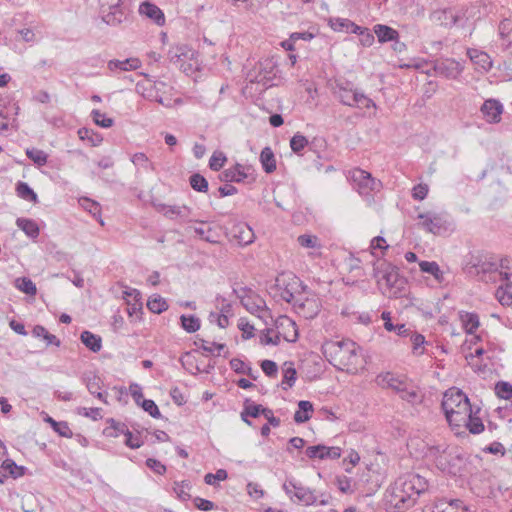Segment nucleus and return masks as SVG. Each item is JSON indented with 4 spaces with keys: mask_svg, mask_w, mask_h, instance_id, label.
<instances>
[{
    "mask_svg": "<svg viewBox=\"0 0 512 512\" xmlns=\"http://www.w3.org/2000/svg\"><path fill=\"white\" fill-rule=\"evenodd\" d=\"M427 489L428 481L419 474L407 473L400 476L386 491V509L390 512H403L413 507Z\"/></svg>",
    "mask_w": 512,
    "mask_h": 512,
    "instance_id": "f257e3e1",
    "label": "nucleus"
},
{
    "mask_svg": "<svg viewBox=\"0 0 512 512\" xmlns=\"http://www.w3.org/2000/svg\"><path fill=\"white\" fill-rule=\"evenodd\" d=\"M362 349L352 340L326 341L322 353L327 361L339 371L356 374L361 365Z\"/></svg>",
    "mask_w": 512,
    "mask_h": 512,
    "instance_id": "f03ea898",
    "label": "nucleus"
},
{
    "mask_svg": "<svg viewBox=\"0 0 512 512\" xmlns=\"http://www.w3.org/2000/svg\"><path fill=\"white\" fill-rule=\"evenodd\" d=\"M441 408L451 426L461 427L467 416L471 414L472 406L462 390L452 387L444 393Z\"/></svg>",
    "mask_w": 512,
    "mask_h": 512,
    "instance_id": "7ed1b4c3",
    "label": "nucleus"
},
{
    "mask_svg": "<svg viewBox=\"0 0 512 512\" xmlns=\"http://www.w3.org/2000/svg\"><path fill=\"white\" fill-rule=\"evenodd\" d=\"M373 278L380 289L385 286L383 294L388 292L394 297L401 296L407 284L405 277L399 274L398 268L384 260L373 264Z\"/></svg>",
    "mask_w": 512,
    "mask_h": 512,
    "instance_id": "20e7f679",
    "label": "nucleus"
},
{
    "mask_svg": "<svg viewBox=\"0 0 512 512\" xmlns=\"http://www.w3.org/2000/svg\"><path fill=\"white\" fill-rule=\"evenodd\" d=\"M499 267L504 266V259L498 264L493 254L484 250L469 252L463 259V271L472 277H479L483 280L484 275L497 272Z\"/></svg>",
    "mask_w": 512,
    "mask_h": 512,
    "instance_id": "39448f33",
    "label": "nucleus"
},
{
    "mask_svg": "<svg viewBox=\"0 0 512 512\" xmlns=\"http://www.w3.org/2000/svg\"><path fill=\"white\" fill-rule=\"evenodd\" d=\"M237 297L240 299L241 304L252 314L261 312L262 314L258 317L261 318L265 324H268L267 318L272 319L271 311L266 307L265 301L256 296L253 298L250 294H252V290L247 287H242L240 291L236 289L233 290Z\"/></svg>",
    "mask_w": 512,
    "mask_h": 512,
    "instance_id": "423d86ee",
    "label": "nucleus"
},
{
    "mask_svg": "<svg viewBox=\"0 0 512 512\" xmlns=\"http://www.w3.org/2000/svg\"><path fill=\"white\" fill-rule=\"evenodd\" d=\"M350 180L353 187L360 195H370L371 192L379 191L382 184L379 180L372 177V175L360 168H356L350 172Z\"/></svg>",
    "mask_w": 512,
    "mask_h": 512,
    "instance_id": "0eeeda50",
    "label": "nucleus"
},
{
    "mask_svg": "<svg viewBox=\"0 0 512 512\" xmlns=\"http://www.w3.org/2000/svg\"><path fill=\"white\" fill-rule=\"evenodd\" d=\"M466 11L464 9H455V8H443V9H435L430 15L429 19L432 23L445 27L452 28L457 25L464 17Z\"/></svg>",
    "mask_w": 512,
    "mask_h": 512,
    "instance_id": "6e6552de",
    "label": "nucleus"
},
{
    "mask_svg": "<svg viewBox=\"0 0 512 512\" xmlns=\"http://www.w3.org/2000/svg\"><path fill=\"white\" fill-rule=\"evenodd\" d=\"M120 2L121 0H112L101 4L100 13L106 24L117 26L127 20L128 12L121 6Z\"/></svg>",
    "mask_w": 512,
    "mask_h": 512,
    "instance_id": "1a4fd4ad",
    "label": "nucleus"
},
{
    "mask_svg": "<svg viewBox=\"0 0 512 512\" xmlns=\"http://www.w3.org/2000/svg\"><path fill=\"white\" fill-rule=\"evenodd\" d=\"M283 489L291 500L296 499L298 502H302L305 505L313 504L316 501V496L313 492L309 488L297 483L295 480H287L283 484Z\"/></svg>",
    "mask_w": 512,
    "mask_h": 512,
    "instance_id": "9d476101",
    "label": "nucleus"
},
{
    "mask_svg": "<svg viewBox=\"0 0 512 512\" xmlns=\"http://www.w3.org/2000/svg\"><path fill=\"white\" fill-rule=\"evenodd\" d=\"M418 219L421 220L418 225L429 233L437 235L448 229L447 222L440 215L430 212L420 213Z\"/></svg>",
    "mask_w": 512,
    "mask_h": 512,
    "instance_id": "9b49d317",
    "label": "nucleus"
},
{
    "mask_svg": "<svg viewBox=\"0 0 512 512\" xmlns=\"http://www.w3.org/2000/svg\"><path fill=\"white\" fill-rule=\"evenodd\" d=\"M434 70L439 76L456 79L461 74L463 67L458 61L447 58L437 60L434 64Z\"/></svg>",
    "mask_w": 512,
    "mask_h": 512,
    "instance_id": "f8f14e48",
    "label": "nucleus"
},
{
    "mask_svg": "<svg viewBox=\"0 0 512 512\" xmlns=\"http://www.w3.org/2000/svg\"><path fill=\"white\" fill-rule=\"evenodd\" d=\"M282 285L283 287L280 283L277 284V286L281 289L280 297L282 300L292 304L293 306L294 302L300 299L299 297L295 296V294L298 293V289L301 288L304 291L307 288V286H305L303 282L296 276L291 277L288 283L283 282Z\"/></svg>",
    "mask_w": 512,
    "mask_h": 512,
    "instance_id": "ddd939ff",
    "label": "nucleus"
},
{
    "mask_svg": "<svg viewBox=\"0 0 512 512\" xmlns=\"http://www.w3.org/2000/svg\"><path fill=\"white\" fill-rule=\"evenodd\" d=\"M305 454L310 459H338L341 457V449L339 447H328L322 444L309 446L305 450Z\"/></svg>",
    "mask_w": 512,
    "mask_h": 512,
    "instance_id": "4468645a",
    "label": "nucleus"
},
{
    "mask_svg": "<svg viewBox=\"0 0 512 512\" xmlns=\"http://www.w3.org/2000/svg\"><path fill=\"white\" fill-rule=\"evenodd\" d=\"M467 510L460 499L437 498L432 506V512H465Z\"/></svg>",
    "mask_w": 512,
    "mask_h": 512,
    "instance_id": "2eb2a0df",
    "label": "nucleus"
},
{
    "mask_svg": "<svg viewBox=\"0 0 512 512\" xmlns=\"http://www.w3.org/2000/svg\"><path fill=\"white\" fill-rule=\"evenodd\" d=\"M355 91H358V89L354 88L352 82L348 80L337 81L334 90V95L339 99V101L343 105L351 107L352 101H354L353 96Z\"/></svg>",
    "mask_w": 512,
    "mask_h": 512,
    "instance_id": "dca6fc26",
    "label": "nucleus"
},
{
    "mask_svg": "<svg viewBox=\"0 0 512 512\" xmlns=\"http://www.w3.org/2000/svg\"><path fill=\"white\" fill-rule=\"evenodd\" d=\"M230 234L240 245L251 244L255 237L253 229L244 222L234 224L230 229Z\"/></svg>",
    "mask_w": 512,
    "mask_h": 512,
    "instance_id": "f3484780",
    "label": "nucleus"
},
{
    "mask_svg": "<svg viewBox=\"0 0 512 512\" xmlns=\"http://www.w3.org/2000/svg\"><path fill=\"white\" fill-rule=\"evenodd\" d=\"M293 307L295 311L305 319H313L319 313V305L314 299L306 298L302 300L300 298L294 302Z\"/></svg>",
    "mask_w": 512,
    "mask_h": 512,
    "instance_id": "a211bd4d",
    "label": "nucleus"
},
{
    "mask_svg": "<svg viewBox=\"0 0 512 512\" xmlns=\"http://www.w3.org/2000/svg\"><path fill=\"white\" fill-rule=\"evenodd\" d=\"M375 382L381 388H390L398 394L400 391H402L401 388L403 387L406 381L400 379L399 377H396L391 372H386L377 375Z\"/></svg>",
    "mask_w": 512,
    "mask_h": 512,
    "instance_id": "6ab92c4d",
    "label": "nucleus"
},
{
    "mask_svg": "<svg viewBox=\"0 0 512 512\" xmlns=\"http://www.w3.org/2000/svg\"><path fill=\"white\" fill-rule=\"evenodd\" d=\"M481 111L487 117L488 122L498 123L501 120L503 105L498 100L489 99L483 103Z\"/></svg>",
    "mask_w": 512,
    "mask_h": 512,
    "instance_id": "aec40b11",
    "label": "nucleus"
},
{
    "mask_svg": "<svg viewBox=\"0 0 512 512\" xmlns=\"http://www.w3.org/2000/svg\"><path fill=\"white\" fill-rule=\"evenodd\" d=\"M139 13L153 20L157 25L165 23V16L162 10L150 1H144L139 6Z\"/></svg>",
    "mask_w": 512,
    "mask_h": 512,
    "instance_id": "412c9836",
    "label": "nucleus"
},
{
    "mask_svg": "<svg viewBox=\"0 0 512 512\" xmlns=\"http://www.w3.org/2000/svg\"><path fill=\"white\" fill-rule=\"evenodd\" d=\"M141 67L140 59L136 57L126 58L124 60L113 59L108 61L107 68L111 72L116 71H133Z\"/></svg>",
    "mask_w": 512,
    "mask_h": 512,
    "instance_id": "4be33fe9",
    "label": "nucleus"
},
{
    "mask_svg": "<svg viewBox=\"0 0 512 512\" xmlns=\"http://www.w3.org/2000/svg\"><path fill=\"white\" fill-rule=\"evenodd\" d=\"M159 210L163 212V215L171 220H175L177 218L181 219L182 221H186L188 218L191 210L189 207L183 205V206H177V205H165L161 204L159 205Z\"/></svg>",
    "mask_w": 512,
    "mask_h": 512,
    "instance_id": "5701e85b",
    "label": "nucleus"
},
{
    "mask_svg": "<svg viewBox=\"0 0 512 512\" xmlns=\"http://www.w3.org/2000/svg\"><path fill=\"white\" fill-rule=\"evenodd\" d=\"M245 178H247V173L245 172V168L241 164H236L235 166L224 170L220 175L219 179L222 182H242Z\"/></svg>",
    "mask_w": 512,
    "mask_h": 512,
    "instance_id": "b1692460",
    "label": "nucleus"
},
{
    "mask_svg": "<svg viewBox=\"0 0 512 512\" xmlns=\"http://www.w3.org/2000/svg\"><path fill=\"white\" fill-rule=\"evenodd\" d=\"M329 26L336 32L353 33L360 31V26L346 18H330Z\"/></svg>",
    "mask_w": 512,
    "mask_h": 512,
    "instance_id": "393cba45",
    "label": "nucleus"
},
{
    "mask_svg": "<svg viewBox=\"0 0 512 512\" xmlns=\"http://www.w3.org/2000/svg\"><path fill=\"white\" fill-rule=\"evenodd\" d=\"M373 31L380 43L392 42L399 38V32L388 25L376 24Z\"/></svg>",
    "mask_w": 512,
    "mask_h": 512,
    "instance_id": "a878e982",
    "label": "nucleus"
},
{
    "mask_svg": "<svg viewBox=\"0 0 512 512\" xmlns=\"http://www.w3.org/2000/svg\"><path fill=\"white\" fill-rule=\"evenodd\" d=\"M467 54L472 62H474L476 65H478L485 71L491 69L492 61L490 56L486 52L477 49H468Z\"/></svg>",
    "mask_w": 512,
    "mask_h": 512,
    "instance_id": "bb28decb",
    "label": "nucleus"
},
{
    "mask_svg": "<svg viewBox=\"0 0 512 512\" xmlns=\"http://www.w3.org/2000/svg\"><path fill=\"white\" fill-rule=\"evenodd\" d=\"M313 404L307 400L298 402V410L294 414V421L298 424L309 421L312 417Z\"/></svg>",
    "mask_w": 512,
    "mask_h": 512,
    "instance_id": "cd10ccee",
    "label": "nucleus"
},
{
    "mask_svg": "<svg viewBox=\"0 0 512 512\" xmlns=\"http://www.w3.org/2000/svg\"><path fill=\"white\" fill-rule=\"evenodd\" d=\"M81 342L92 352H99L102 348V338L88 330H85L80 335Z\"/></svg>",
    "mask_w": 512,
    "mask_h": 512,
    "instance_id": "c85d7f7f",
    "label": "nucleus"
},
{
    "mask_svg": "<svg viewBox=\"0 0 512 512\" xmlns=\"http://www.w3.org/2000/svg\"><path fill=\"white\" fill-rule=\"evenodd\" d=\"M16 225L31 239H36L39 236V226L32 219L18 218L16 220Z\"/></svg>",
    "mask_w": 512,
    "mask_h": 512,
    "instance_id": "c756f323",
    "label": "nucleus"
},
{
    "mask_svg": "<svg viewBox=\"0 0 512 512\" xmlns=\"http://www.w3.org/2000/svg\"><path fill=\"white\" fill-rule=\"evenodd\" d=\"M297 379V371L294 368L293 362H285L283 365V380H282V388L287 390L294 386L295 381Z\"/></svg>",
    "mask_w": 512,
    "mask_h": 512,
    "instance_id": "7c9ffc66",
    "label": "nucleus"
},
{
    "mask_svg": "<svg viewBox=\"0 0 512 512\" xmlns=\"http://www.w3.org/2000/svg\"><path fill=\"white\" fill-rule=\"evenodd\" d=\"M260 161L263 170L270 174L276 170V160L274 153L270 147H265L260 154Z\"/></svg>",
    "mask_w": 512,
    "mask_h": 512,
    "instance_id": "2f4dec72",
    "label": "nucleus"
},
{
    "mask_svg": "<svg viewBox=\"0 0 512 512\" xmlns=\"http://www.w3.org/2000/svg\"><path fill=\"white\" fill-rule=\"evenodd\" d=\"M460 318L466 333L473 335L480 325L478 315L476 313L465 312L460 314Z\"/></svg>",
    "mask_w": 512,
    "mask_h": 512,
    "instance_id": "473e14b6",
    "label": "nucleus"
},
{
    "mask_svg": "<svg viewBox=\"0 0 512 512\" xmlns=\"http://www.w3.org/2000/svg\"><path fill=\"white\" fill-rule=\"evenodd\" d=\"M495 296L503 306L512 304V282H506L496 289Z\"/></svg>",
    "mask_w": 512,
    "mask_h": 512,
    "instance_id": "72a5a7b5",
    "label": "nucleus"
},
{
    "mask_svg": "<svg viewBox=\"0 0 512 512\" xmlns=\"http://www.w3.org/2000/svg\"><path fill=\"white\" fill-rule=\"evenodd\" d=\"M420 270L424 273L431 274L438 282L444 281V273L440 270L439 265L434 261H421L419 263Z\"/></svg>",
    "mask_w": 512,
    "mask_h": 512,
    "instance_id": "f704fd0d",
    "label": "nucleus"
},
{
    "mask_svg": "<svg viewBox=\"0 0 512 512\" xmlns=\"http://www.w3.org/2000/svg\"><path fill=\"white\" fill-rule=\"evenodd\" d=\"M180 324L181 327L187 332V333H194L198 331L201 327V321L200 319L195 315H181L180 316Z\"/></svg>",
    "mask_w": 512,
    "mask_h": 512,
    "instance_id": "c9c22d12",
    "label": "nucleus"
},
{
    "mask_svg": "<svg viewBox=\"0 0 512 512\" xmlns=\"http://www.w3.org/2000/svg\"><path fill=\"white\" fill-rule=\"evenodd\" d=\"M1 468L4 472L14 479L23 476L26 472V467L17 465L12 459H6L2 462Z\"/></svg>",
    "mask_w": 512,
    "mask_h": 512,
    "instance_id": "e433bc0d",
    "label": "nucleus"
},
{
    "mask_svg": "<svg viewBox=\"0 0 512 512\" xmlns=\"http://www.w3.org/2000/svg\"><path fill=\"white\" fill-rule=\"evenodd\" d=\"M16 192L20 198H22L26 201H30L33 203L38 202L37 194L26 182L19 181L16 184Z\"/></svg>",
    "mask_w": 512,
    "mask_h": 512,
    "instance_id": "4c0bfd02",
    "label": "nucleus"
},
{
    "mask_svg": "<svg viewBox=\"0 0 512 512\" xmlns=\"http://www.w3.org/2000/svg\"><path fill=\"white\" fill-rule=\"evenodd\" d=\"M45 422L49 423L53 430L62 437L71 438L73 433L65 421H56L52 417L47 416Z\"/></svg>",
    "mask_w": 512,
    "mask_h": 512,
    "instance_id": "58836bf2",
    "label": "nucleus"
},
{
    "mask_svg": "<svg viewBox=\"0 0 512 512\" xmlns=\"http://www.w3.org/2000/svg\"><path fill=\"white\" fill-rule=\"evenodd\" d=\"M78 136L81 140H87L91 146H98L102 143L103 137L100 133L94 132L86 127L78 130Z\"/></svg>",
    "mask_w": 512,
    "mask_h": 512,
    "instance_id": "ea45409f",
    "label": "nucleus"
},
{
    "mask_svg": "<svg viewBox=\"0 0 512 512\" xmlns=\"http://www.w3.org/2000/svg\"><path fill=\"white\" fill-rule=\"evenodd\" d=\"M147 308L155 314H160L168 309L166 300L160 295H153L147 302Z\"/></svg>",
    "mask_w": 512,
    "mask_h": 512,
    "instance_id": "a19ab883",
    "label": "nucleus"
},
{
    "mask_svg": "<svg viewBox=\"0 0 512 512\" xmlns=\"http://www.w3.org/2000/svg\"><path fill=\"white\" fill-rule=\"evenodd\" d=\"M103 434L106 437L111 438H117L121 434L129 436V438H131V431L128 429L127 425L122 422H118L115 426H107L103 430Z\"/></svg>",
    "mask_w": 512,
    "mask_h": 512,
    "instance_id": "79ce46f5",
    "label": "nucleus"
},
{
    "mask_svg": "<svg viewBox=\"0 0 512 512\" xmlns=\"http://www.w3.org/2000/svg\"><path fill=\"white\" fill-rule=\"evenodd\" d=\"M189 184L192 187V189L197 192L206 193L208 191V181L200 173H193L189 177Z\"/></svg>",
    "mask_w": 512,
    "mask_h": 512,
    "instance_id": "37998d69",
    "label": "nucleus"
},
{
    "mask_svg": "<svg viewBox=\"0 0 512 512\" xmlns=\"http://www.w3.org/2000/svg\"><path fill=\"white\" fill-rule=\"evenodd\" d=\"M462 426H466L470 433L480 434L484 430V424L479 417L473 416V411L467 416L466 420L462 423Z\"/></svg>",
    "mask_w": 512,
    "mask_h": 512,
    "instance_id": "c03bdc74",
    "label": "nucleus"
},
{
    "mask_svg": "<svg viewBox=\"0 0 512 512\" xmlns=\"http://www.w3.org/2000/svg\"><path fill=\"white\" fill-rule=\"evenodd\" d=\"M15 286L27 295H35L37 293L36 285L32 282L30 278L27 277H19L15 280Z\"/></svg>",
    "mask_w": 512,
    "mask_h": 512,
    "instance_id": "a18cd8bd",
    "label": "nucleus"
},
{
    "mask_svg": "<svg viewBox=\"0 0 512 512\" xmlns=\"http://www.w3.org/2000/svg\"><path fill=\"white\" fill-rule=\"evenodd\" d=\"M266 407L262 406L261 404H256L250 399H245L243 404L244 414L250 415L252 418H257L260 415H263V412Z\"/></svg>",
    "mask_w": 512,
    "mask_h": 512,
    "instance_id": "49530a36",
    "label": "nucleus"
},
{
    "mask_svg": "<svg viewBox=\"0 0 512 512\" xmlns=\"http://www.w3.org/2000/svg\"><path fill=\"white\" fill-rule=\"evenodd\" d=\"M27 157L34 162L37 166L41 167L46 165L48 155L40 149L30 148L26 150Z\"/></svg>",
    "mask_w": 512,
    "mask_h": 512,
    "instance_id": "de8ad7c7",
    "label": "nucleus"
},
{
    "mask_svg": "<svg viewBox=\"0 0 512 512\" xmlns=\"http://www.w3.org/2000/svg\"><path fill=\"white\" fill-rule=\"evenodd\" d=\"M354 101H352L351 107L357 108H370L376 107V104L372 99L366 96L363 92L355 91L353 96Z\"/></svg>",
    "mask_w": 512,
    "mask_h": 512,
    "instance_id": "09e8293b",
    "label": "nucleus"
},
{
    "mask_svg": "<svg viewBox=\"0 0 512 512\" xmlns=\"http://www.w3.org/2000/svg\"><path fill=\"white\" fill-rule=\"evenodd\" d=\"M91 117L94 123L102 128H110L114 124V120L112 118L107 117L105 113H102L97 109L92 110Z\"/></svg>",
    "mask_w": 512,
    "mask_h": 512,
    "instance_id": "8fccbe9b",
    "label": "nucleus"
},
{
    "mask_svg": "<svg viewBox=\"0 0 512 512\" xmlns=\"http://www.w3.org/2000/svg\"><path fill=\"white\" fill-rule=\"evenodd\" d=\"M307 145V138L304 135L300 134L299 132L296 133L290 140L291 150L298 155L301 154V152Z\"/></svg>",
    "mask_w": 512,
    "mask_h": 512,
    "instance_id": "3c124183",
    "label": "nucleus"
},
{
    "mask_svg": "<svg viewBox=\"0 0 512 512\" xmlns=\"http://www.w3.org/2000/svg\"><path fill=\"white\" fill-rule=\"evenodd\" d=\"M79 203L86 211L92 214L95 218L100 217L101 206L98 202L91 200L87 197H84L79 200Z\"/></svg>",
    "mask_w": 512,
    "mask_h": 512,
    "instance_id": "603ef678",
    "label": "nucleus"
},
{
    "mask_svg": "<svg viewBox=\"0 0 512 512\" xmlns=\"http://www.w3.org/2000/svg\"><path fill=\"white\" fill-rule=\"evenodd\" d=\"M495 394L497 397L509 400L512 398V384L506 381H499L495 385Z\"/></svg>",
    "mask_w": 512,
    "mask_h": 512,
    "instance_id": "864d4df0",
    "label": "nucleus"
},
{
    "mask_svg": "<svg viewBox=\"0 0 512 512\" xmlns=\"http://www.w3.org/2000/svg\"><path fill=\"white\" fill-rule=\"evenodd\" d=\"M297 241L304 248L316 249L321 246L318 237L315 235L302 234L298 236Z\"/></svg>",
    "mask_w": 512,
    "mask_h": 512,
    "instance_id": "5fc2aeb1",
    "label": "nucleus"
},
{
    "mask_svg": "<svg viewBox=\"0 0 512 512\" xmlns=\"http://www.w3.org/2000/svg\"><path fill=\"white\" fill-rule=\"evenodd\" d=\"M227 161L225 154L221 151H215L209 160V168L213 171H219Z\"/></svg>",
    "mask_w": 512,
    "mask_h": 512,
    "instance_id": "6e6d98bb",
    "label": "nucleus"
},
{
    "mask_svg": "<svg viewBox=\"0 0 512 512\" xmlns=\"http://www.w3.org/2000/svg\"><path fill=\"white\" fill-rule=\"evenodd\" d=\"M174 491L177 494L178 498L183 501L190 499L189 490L191 489V484L189 481H181L174 483Z\"/></svg>",
    "mask_w": 512,
    "mask_h": 512,
    "instance_id": "4d7b16f0",
    "label": "nucleus"
},
{
    "mask_svg": "<svg viewBox=\"0 0 512 512\" xmlns=\"http://www.w3.org/2000/svg\"><path fill=\"white\" fill-rule=\"evenodd\" d=\"M401 390L402 391H400L398 394L402 400H405L412 404H415L420 401L417 391L409 388L406 382L401 388Z\"/></svg>",
    "mask_w": 512,
    "mask_h": 512,
    "instance_id": "13d9d810",
    "label": "nucleus"
},
{
    "mask_svg": "<svg viewBox=\"0 0 512 512\" xmlns=\"http://www.w3.org/2000/svg\"><path fill=\"white\" fill-rule=\"evenodd\" d=\"M275 326L277 328L279 327H290L293 329L294 331V337L293 339H288L285 337V339L287 341H291V342H294L297 340L298 338V332H297V329H296V324L293 320H291L289 317L287 316H279L276 320H275Z\"/></svg>",
    "mask_w": 512,
    "mask_h": 512,
    "instance_id": "bf43d9fd",
    "label": "nucleus"
},
{
    "mask_svg": "<svg viewBox=\"0 0 512 512\" xmlns=\"http://www.w3.org/2000/svg\"><path fill=\"white\" fill-rule=\"evenodd\" d=\"M139 406H141L143 408V410L145 412H147L151 417L156 418V419L161 417L160 410L153 400L144 399L139 404Z\"/></svg>",
    "mask_w": 512,
    "mask_h": 512,
    "instance_id": "052dcab7",
    "label": "nucleus"
},
{
    "mask_svg": "<svg viewBox=\"0 0 512 512\" xmlns=\"http://www.w3.org/2000/svg\"><path fill=\"white\" fill-rule=\"evenodd\" d=\"M227 477L228 473L225 469H218L215 473H207L204 481L208 485H216L218 481H224Z\"/></svg>",
    "mask_w": 512,
    "mask_h": 512,
    "instance_id": "680f3d73",
    "label": "nucleus"
},
{
    "mask_svg": "<svg viewBox=\"0 0 512 512\" xmlns=\"http://www.w3.org/2000/svg\"><path fill=\"white\" fill-rule=\"evenodd\" d=\"M84 380L88 391L92 395L101 390L103 382L99 376L93 374L85 377Z\"/></svg>",
    "mask_w": 512,
    "mask_h": 512,
    "instance_id": "e2e57ef3",
    "label": "nucleus"
},
{
    "mask_svg": "<svg viewBox=\"0 0 512 512\" xmlns=\"http://www.w3.org/2000/svg\"><path fill=\"white\" fill-rule=\"evenodd\" d=\"M132 163L135 166L143 167L144 169H151L154 170V165L149 161L146 154L142 152L135 153L131 158Z\"/></svg>",
    "mask_w": 512,
    "mask_h": 512,
    "instance_id": "0e129e2a",
    "label": "nucleus"
},
{
    "mask_svg": "<svg viewBox=\"0 0 512 512\" xmlns=\"http://www.w3.org/2000/svg\"><path fill=\"white\" fill-rule=\"evenodd\" d=\"M231 369L237 374L251 375V367L246 366V364L239 358H233L230 360Z\"/></svg>",
    "mask_w": 512,
    "mask_h": 512,
    "instance_id": "69168bd1",
    "label": "nucleus"
},
{
    "mask_svg": "<svg viewBox=\"0 0 512 512\" xmlns=\"http://www.w3.org/2000/svg\"><path fill=\"white\" fill-rule=\"evenodd\" d=\"M355 34L359 35L360 42L365 47H369L374 43V35L366 27L360 26V31L356 32Z\"/></svg>",
    "mask_w": 512,
    "mask_h": 512,
    "instance_id": "338daca9",
    "label": "nucleus"
},
{
    "mask_svg": "<svg viewBox=\"0 0 512 512\" xmlns=\"http://www.w3.org/2000/svg\"><path fill=\"white\" fill-rule=\"evenodd\" d=\"M262 371L268 377H275L277 375L278 366L272 360H263L260 364Z\"/></svg>",
    "mask_w": 512,
    "mask_h": 512,
    "instance_id": "774afa93",
    "label": "nucleus"
}]
</instances>
